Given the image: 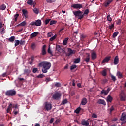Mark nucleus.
Here are the masks:
<instances>
[{
  "mask_svg": "<svg viewBox=\"0 0 126 126\" xmlns=\"http://www.w3.org/2000/svg\"><path fill=\"white\" fill-rule=\"evenodd\" d=\"M52 64L50 62L43 61L39 63V66L42 67V71L43 73H47L49 68H51Z\"/></svg>",
  "mask_w": 126,
  "mask_h": 126,
  "instance_id": "obj_1",
  "label": "nucleus"
},
{
  "mask_svg": "<svg viewBox=\"0 0 126 126\" xmlns=\"http://www.w3.org/2000/svg\"><path fill=\"white\" fill-rule=\"evenodd\" d=\"M73 13L74 15H75V17H76V18H78V19L80 20H81V19H83L84 17L83 12L80 10L73 11Z\"/></svg>",
  "mask_w": 126,
  "mask_h": 126,
  "instance_id": "obj_2",
  "label": "nucleus"
},
{
  "mask_svg": "<svg viewBox=\"0 0 126 126\" xmlns=\"http://www.w3.org/2000/svg\"><path fill=\"white\" fill-rule=\"evenodd\" d=\"M6 96H11V97L16 95V91L15 90H8L5 92Z\"/></svg>",
  "mask_w": 126,
  "mask_h": 126,
  "instance_id": "obj_3",
  "label": "nucleus"
},
{
  "mask_svg": "<svg viewBox=\"0 0 126 126\" xmlns=\"http://www.w3.org/2000/svg\"><path fill=\"white\" fill-rule=\"evenodd\" d=\"M30 25H32V26H34V25H35V26H41L42 25V21L41 20H37L35 22L33 21L30 23Z\"/></svg>",
  "mask_w": 126,
  "mask_h": 126,
  "instance_id": "obj_4",
  "label": "nucleus"
},
{
  "mask_svg": "<svg viewBox=\"0 0 126 126\" xmlns=\"http://www.w3.org/2000/svg\"><path fill=\"white\" fill-rule=\"evenodd\" d=\"M62 97V94L59 92H56L53 94L52 96L53 99L54 100H60V98Z\"/></svg>",
  "mask_w": 126,
  "mask_h": 126,
  "instance_id": "obj_5",
  "label": "nucleus"
},
{
  "mask_svg": "<svg viewBox=\"0 0 126 126\" xmlns=\"http://www.w3.org/2000/svg\"><path fill=\"white\" fill-rule=\"evenodd\" d=\"M52 108H53V106L51 104V103L46 102L44 103V109H45L46 111H51L52 110Z\"/></svg>",
  "mask_w": 126,
  "mask_h": 126,
  "instance_id": "obj_6",
  "label": "nucleus"
},
{
  "mask_svg": "<svg viewBox=\"0 0 126 126\" xmlns=\"http://www.w3.org/2000/svg\"><path fill=\"white\" fill-rule=\"evenodd\" d=\"M71 6L73 8H74L75 9H77V10H79V9H81V8H82V7H83V6L82 5V4H80L78 3L72 4Z\"/></svg>",
  "mask_w": 126,
  "mask_h": 126,
  "instance_id": "obj_7",
  "label": "nucleus"
},
{
  "mask_svg": "<svg viewBox=\"0 0 126 126\" xmlns=\"http://www.w3.org/2000/svg\"><path fill=\"white\" fill-rule=\"evenodd\" d=\"M120 98L121 101H126V94L123 91H121L120 94Z\"/></svg>",
  "mask_w": 126,
  "mask_h": 126,
  "instance_id": "obj_8",
  "label": "nucleus"
},
{
  "mask_svg": "<svg viewBox=\"0 0 126 126\" xmlns=\"http://www.w3.org/2000/svg\"><path fill=\"white\" fill-rule=\"evenodd\" d=\"M68 53L66 54L67 57H70L71 55L75 54V50H72L71 48H68Z\"/></svg>",
  "mask_w": 126,
  "mask_h": 126,
  "instance_id": "obj_9",
  "label": "nucleus"
},
{
  "mask_svg": "<svg viewBox=\"0 0 126 126\" xmlns=\"http://www.w3.org/2000/svg\"><path fill=\"white\" fill-rule=\"evenodd\" d=\"M46 47H47L46 45H44L42 46L41 52L40 53L41 56H46V55H47V51H46Z\"/></svg>",
  "mask_w": 126,
  "mask_h": 126,
  "instance_id": "obj_10",
  "label": "nucleus"
},
{
  "mask_svg": "<svg viewBox=\"0 0 126 126\" xmlns=\"http://www.w3.org/2000/svg\"><path fill=\"white\" fill-rule=\"evenodd\" d=\"M39 34V32H35L30 35V39H33V38H35V37H37L38 36V34Z\"/></svg>",
  "mask_w": 126,
  "mask_h": 126,
  "instance_id": "obj_11",
  "label": "nucleus"
},
{
  "mask_svg": "<svg viewBox=\"0 0 126 126\" xmlns=\"http://www.w3.org/2000/svg\"><path fill=\"white\" fill-rule=\"evenodd\" d=\"M111 88H108L106 91L105 90H102L101 92V94H104V95H108V93L111 91Z\"/></svg>",
  "mask_w": 126,
  "mask_h": 126,
  "instance_id": "obj_12",
  "label": "nucleus"
},
{
  "mask_svg": "<svg viewBox=\"0 0 126 126\" xmlns=\"http://www.w3.org/2000/svg\"><path fill=\"white\" fill-rule=\"evenodd\" d=\"M81 124L83 126H89V121H88V120L83 119L81 121Z\"/></svg>",
  "mask_w": 126,
  "mask_h": 126,
  "instance_id": "obj_13",
  "label": "nucleus"
},
{
  "mask_svg": "<svg viewBox=\"0 0 126 126\" xmlns=\"http://www.w3.org/2000/svg\"><path fill=\"white\" fill-rule=\"evenodd\" d=\"M111 60V56H108L105 57V58L102 61L101 63L102 64H104L105 63H108L109 61Z\"/></svg>",
  "mask_w": 126,
  "mask_h": 126,
  "instance_id": "obj_14",
  "label": "nucleus"
},
{
  "mask_svg": "<svg viewBox=\"0 0 126 126\" xmlns=\"http://www.w3.org/2000/svg\"><path fill=\"white\" fill-rule=\"evenodd\" d=\"M97 103L99 104V105H104V106H106V102L104 99H98V100L97 101Z\"/></svg>",
  "mask_w": 126,
  "mask_h": 126,
  "instance_id": "obj_15",
  "label": "nucleus"
},
{
  "mask_svg": "<svg viewBox=\"0 0 126 126\" xmlns=\"http://www.w3.org/2000/svg\"><path fill=\"white\" fill-rule=\"evenodd\" d=\"M120 120H121V121H122V122H125V121H126V113L123 112L122 113Z\"/></svg>",
  "mask_w": 126,
  "mask_h": 126,
  "instance_id": "obj_16",
  "label": "nucleus"
},
{
  "mask_svg": "<svg viewBox=\"0 0 126 126\" xmlns=\"http://www.w3.org/2000/svg\"><path fill=\"white\" fill-rule=\"evenodd\" d=\"M23 12V16H25V18H28V12H27V10L26 9H23L22 10Z\"/></svg>",
  "mask_w": 126,
  "mask_h": 126,
  "instance_id": "obj_17",
  "label": "nucleus"
},
{
  "mask_svg": "<svg viewBox=\"0 0 126 126\" xmlns=\"http://www.w3.org/2000/svg\"><path fill=\"white\" fill-rule=\"evenodd\" d=\"M113 0H107L104 3V6L105 7H108L109 4H111V3L113 1Z\"/></svg>",
  "mask_w": 126,
  "mask_h": 126,
  "instance_id": "obj_18",
  "label": "nucleus"
},
{
  "mask_svg": "<svg viewBox=\"0 0 126 126\" xmlns=\"http://www.w3.org/2000/svg\"><path fill=\"white\" fill-rule=\"evenodd\" d=\"M84 61L86 62V63H88L90 61V54L86 53V58L84 59Z\"/></svg>",
  "mask_w": 126,
  "mask_h": 126,
  "instance_id": "obj_19",
  "label": "nucleus"
},
{
  "mask_svg": "<svg viewBox=\"0 0 126 126\" xmlns=\"http://www.w3.org/2000/svg\"><path fill=\"white\" fill-rule=\"evenodd\" d=\"M118 63H119V56H116L114 58V64H115V65H117Z\"/></svg>",
  "mask_w": 126,
  "mask_h": 126,
  "instance_id": "obj_20",
  "label": "nucleus"
},
{
  "mask_svg": "<svg viewBox=\"0 0 126 126\" xmlns=\"http://www.w3.org/2000/svg\"><path fill=\"white\" fill-rule=\"evenodd\" d=\"M68 40H69V38L66 37L63 40V46H66V45H67V42H68Z\"/></svg>",
  "mask_w": 126,
  "mask_h": 126,
  "instance_id": "obj_21",
  "label": "nucleus"
},
{
  "mask_svg": "<svg viewBox=\"0 0 126 126\" xmlns=\"http://www.w3.org/2000/svg\"><path fill=\"white\" fill-rule=\"evenodd\" d=\"M91 58L92 60H96V58H97V55L96 54V53L92 52L91 54Z\"/></svg>",
  "mask_w": 126,
  "mask_h": 126,
  "instance_id": "obj_22",
  "label": "nucleus"
},
{
  "mask_svg": "<svg viewBox=\"0 0 126 126\" xmlns=\"http://www.w3.org/2000/svg\"><path fill=\"white\" fill-rule=\"evenodd\" d=\"M81 103L83 106H85V104H87V99L85 98H83Z\"/></svg>",
  "mask_w": 126,
  "mask_h": 126,
  "instance_id": "obj_23",
  "label": "nucleus"
},
{
  "mask_svg": "<svg viewBox=\"0 0 126 126\" xmlns=\"http://www.w3.org/2000/svg\"><path fill=\"white\" fill-rule=\"evenodd\" d=\"M106 100L107 102H109L110 103H111L112 101H113V97L110 95H109L107 96Z\"/></svg>",
  "mask_w": 126,
  "mask_h": 126,
  "instance_id": "obj_24",
  "label": "nucleus"
},
{
  "mask_svg": "<svg viewBox=\"0 0 126 126\" xmlns=\"http://www.w3.org/2000/svg\"><path fill=\"white\" fill-rule=\"evenodd\" d=\"M31 72V70L30 69H26L24 70V74H26V75H29V74Z\"/></svg>",
  "mask_w": 126,
  "mask_h": 126,
  "instance_id": "obj_25",
  "label": "nucleus"
},
{
  "mask_svg": "<svg viewBox=\"0 0 126 126\" xmlns=\"http://www.w3.org/2000/svg\"><path fill=\"white\" fill-rule=\"evenodd\" d=\"M62 47L60 45H56V51L57 52H62Z\"/></svg>",
  "mask_w": 126,
  "mask_h": 126,
  "instance_id": "obj_26",
  "label": "nucleus"
},
{
  "mask_svg": "<svg viewBox=\"0 0 126 126\" xmlns=\"http://www.w3.org/2000/svg\"><path fill=\"white\" fill-rule=\"evenodd\" d=\"M13 108H14V111L19 110V108L18 107V105L17 104H13Z\"/></svg>",
  "mask_w": 126,
  "mask_h": 126,
  "instance_id": "obj_27",
  "label": "nucleus"
},
{
  "mask_svg": "<svg viewBox=\"0 0 126 126\" xmlns=\"http://www.w3.org/2000/svg\"><path fill=\"white\" fill-rule=\"evenodd\" d=\"M117 76H118V78H123V74H122L121 72H117Z\"/></svg>",
  "mask_w": 126,
  "mask_h": 126,
  "instance_id": "obj_28",
  "label": "nucleus"
},
{
  "mask_svg": "<svg viewBox=\"0 0 126 126\" xmlns=\"http://www.w3.org/2000/svg\"><path fill=\"white\" fill-rule=\"evenodd\" d=\"M14 40H15V36H11L8 39L9 42H14Z\"/></svg>",
  "mask_w": 126,
  "mask_h": 126,
  "instance_id": "obj_29",
  "label": "nucleus"
},
{
  "mask_svg": "<svg viewBox=\"0 0 126 126\" xmlns=\"http://www.w3.org/2000/svg\"><path fill=\"white\" fill-rule=\"evenodd\" d=\"M101 74L103 76H107V69H104L101 72Z\"/></svg>",
  "mask_w": 126,
  "mask_h": 126,
  "instance_id": "obj_30",
  "label": "nucleus"
},
{
  "mask_svg": "<svg viewBox=\"0 0 126 126\" xmlns=\"http://www.w3.org/2000/svg\"><path fill=\"white\" fill-rule=\"evenodd\" d=\"M5 8H6V6L4 4H2L0 6V10H5Z\"/></svg>",
  "mask_w": 126,
  "mask_h": 126,
  "instance_id": "obj_31",
  "label": "nucleus"
},
{
  "mask_svg": "<svg viewBox=\"0 0 126 126\" xmlns=\"http://www.w3.org/2000/svg\"><path fill=\"white\" fill-rule=\"evenodd\" d=\"M33 12H34V13H35V14H39V12H40V11L39 10V9L37 8H34L33 9Z\"/></svg>",
  "mask_w": 126,
  "mask_h": 126,
  "instance_id": "obj_32",
  "label": "nucleus"
},
{
  "mask_svg": "<svg viewBox=\"0 0 126 126\" xmlns=\"http://www.w3.org/2000/svg\"><path fill=\"white\" fill-rule=\"evenodd\" d=\"M57 34H55L53 36L49 39V41H51V42H53L54 40L56 39V38H57Z\"/></svg>",
  "mask_w": 126,
  "mask_h": 126,
  "instance_id": "obj_33",
  "label": "nucleus"
},
{
  "mask_svg": "<svg viewBox=\"0 0 126 126\" xmlns=\"http://www.w3.org/2000/svg\"><path fill=\"white\" fill-rule=\"evenodd\" d=\"M88 13H89V9H86L84 13H83V14H84V15H88Z\"/></svg>",
  "mask_w": 126,
  "mask_h": 126,
  "instance_id": "obj_34",
  "label": "nucleus"
},
{
  "mask_svg": "<svg viewBox=\"0 0 126 126\" xmlns=\"http://www.w3.org/2000/svg\"><path fill=\"white\" fill-rule=\"evenodd\" d=\"M74 63H80V58H78L75 59L74 61Z\"/></svg>",
  "mask_w": 126,
  "mask_h": 126,
  "instance_id": "obj_35",
  "label": "nucleus"
},
{
  "mask_svg": "<svg viewBox=\"0 0 126 126\" xmlns=\"http://www.w3.org/2000/svg\"><path fill=\"white\" fill-rule=\"evenodd\" d=\"M25 25H26V21H23L19 25H18L19 26H25Z\"/></svg>",
  "mask_w": 126,
  "mask_h": 126,
  "instance_id": "obj_36",
  "label": "nucleus"
},
{
  "mask_svg": "<svg viewBox=\"0 0 126 126\" xmlns=\"http://www.w3.org/2000/svg\"><path fill=\"white\" fill-rule=\"evenodd\" d=\"M36 46H37L36 45V43H33L32 44L31 48L33 50H35V49H36Z\"/></svg>",
  "mask_w": 126,
  "mask_h": 126,
  "instance_id": "obj_37",
  "label": "nucleus"
},
{
  "mask_svg": "<svg viewBox=\"0 0 126 126\" xmlns=\"http://www.w3.org/2000/svg\"><path fill=\"white\" fill-rule=\"evenodd\" d=\"M20 44V41L18 40H15V47H17V46H18Z\"/></svg>",
  "mask_w": 126,
  "mask_h": 126,
  "instance_id": "obj_38",
  "label": "nucleus"
},
{
  "mask_svg": "<svg viewBox=\"0 0 126 126\" xmlns=\"http://www.w3.org/2000/svg\"><path fill=\"white\" fill-rule=\"evenodd\" d=\"M27 3L29 5H33V0H29Z\"/></svg>",
  "mask_w": 126,
  "mask_h": 126,
  "instance_id": "obj_39",
  "label": "nucleus"
},
{
  "mask_svg": "<svg viewBox=\"0 0 126 126\" xmlns=\"http://www.w3.org/2000/svg\"><path fill=\"white\" fill-rule=\"evenodd\" d=\"M81 110V108L79 107L78 108H77L76 110H75V113H76V114H79V112H80Z\"/></svg>",
  "mask_w": 126,
  "mask_h": 126,
  "instance_id": "obj_40",
  "label": "nucleus"
},
{
  "mask_svg": "<svg viewBox=\"0 0 126 126\" xmlns=\"http://www.w3.org/2000/svg\"><path fill=\"white\" fill-rule=\"evenodd\" d=\"M56 23H57V21L52 20L50 21V25H53L56 24Z\"/></svg>",
  "mask_w": 126,
  "mask_h": 126,
  "instance_id": "obj_41",
  "label": "nucleus"
},
{
  "mask_svg": "<svg viewBox=\"0 0 126 126\" xmlns=\"http://www.w3.org/2000/svg\"><path fill=\"white\" fill-rule=\"evenodd\" d=\"M107 19L108 21H109L110 22H111V21H112V18H111V15L109 14L107 16Z\"/></svg>",
  "mask_w": 126,
  "mask_h": 126,
  "instance_id": "obj_42",
  "label": "nucleus"
},
{
  "mask_svg": "<svg viewBox=\"0 0 126 126\" xmlns=\"http://www.w3.org/2000/svg\"><path fill=\"white\" fill-rule=\"evenodd\" d=\"M118 35H119V32H115L113 33L112 37L113 38H116V37H117L118 36Z\"/></svg>",
  "mask_w": 126,
  "mask_h": 126,
  "instance_id": "obj_43",
  "label": "nucleus"
},
{
  "mask_svg": "<svg viewBox=\"0 0 126 126\" xmlns=\"http://www.w3.org/2000/svg\"><path fill=\"white\" fill-rule=\"evenodd\" d=\"M77 66L76 65H73L70 67V69L71 70H73V69L76 68Z\"/></svg>",
  "mask_w": 126,
  "mask_h": 126,
  "instance_id": "obj_44",
  "label": "nucleus"
},
{
  "mask_svg": "<svg viewBox=\"0 0 126 126\" xmlns=\"http://www.w3.org/2000/svg\"><path fill=\"white\" fill-rule=\"evenodd\" d=\"M111 79L113 80V81H116L117 80V78H116V77L113 75H111Z\"/></svg>",
  "mask_w": 126,
  "mask_h": 126,
  "instance_id": "obj_45",
  "label": "nucleus"
},
{
  "mask_svg": "<svg viewBox=\"0 0 126 126\" xmlns=\"http://www.w3.org/2000/svg\"><path fill=\"white\" fill-rule=\"evenodd\" d=\"M0 33L2 35H4V34L5 33V29H4V28H3L2 29V30L0 32Z\"/></svg>",
  "mask_w": 126,
  "mask_h": 126,
  "instance_id": "obj_46",
  "label": "nucleus"
},
{
  "mask_svg": "<svg viewBox=\"0 0 126 126\" xmlns=\"http://www.w3.org/2000/svg\"><path fill=\"white\" fill-rule=\"evenodd\" d=\"M52 36H53V33H52V32H48L47 33V37L48 38H51Z\"/></svg>",
  "mask_w": 126,
  "mask_h": 126,
  "instance_id": "obj_47",
  "label": "nucleus"
},
{
  "mask_svg": "<svg viewBox=\"0 0 126 126\" xmlns=\"http://www.w3.org/2000/svg\"><path fill=\"white\" fill-rule=\"evenodd\" d=\"M51 21V19H46L45 21V24L47 25V24H49V23Z\"/></svg>",
  "mask_w": 126,
  "mask_h": 126,
  "instance_id": "obj_48",
  "label": "nucleus"
},
{
  "mask_svg": "<svg viewBox=\"0 0 126 126\" xmlns=\"http://www.w3.org/2000/svg\"><path fill=\"white\" fill-rule=\"evenodd\" d=\"M56 0H46L47 2H49V3H53V2H55Z\"/></svg>",
  "mask_w": 126,
  "mask_h": 126,
  "instance_id": "obj_49",
  "label": "nucleus"
},
{
  "mask_svg": "<svg viewBox=\"0 0 126 126\" xmlns=\"http://www.w3.org/2000/svg\"><path fill=\"white\" fill-rule=\"evenodd\" d=\"M38 71V69L37 68H34L32 70L33 73H36Z\"/></svg>",
  "mask_w": 126,
  "mask_h": 126,
  "instance_id": "obj_50",
  "label": "nucleus"
},
{
  "mask_svg": "<svg viewBox=\"0 0 126 126\" xmlns=\"http://www.w3.org/2000/svg\"><path fill=\"white\" fill-rule=\"evenodd\" d=\"M18 16H19V14H16L14 15L15 21H17V17H18Z\"/></svg>",
  "mask_w": 126,
  "mask_h": 126,
  "instance_id": "obj_51",
  "label": "nucleus"
},
{
  "mask_svg": "<svg viewBox=\"0 0 126 126\" xmlns=\"http://www.w3.org/2000/svg\"><path fill=\"white\" fill-rule=\"evenodd\" d=\"M115 27V24H112L111 25L109 26V29H113Z\"/></svg>",
  "mask_w": 126,
  "mask_h": 126,
  "instance_id": "obj_52",
  "label": "nucleus"
},
{
  "mask_svg": "<svg viewBox=\"0 0 126 126\" xmlns=\"http://www.w3.org/2000/svg\"><path fill=\"white\" fill-rule=\"evenodd\" d=\"M55 86L56 87H61V84L60 83H56L55 84Z\"/></svg>",
  "mask_w": 126,
  "mask_h": 126,
  "instance_id": "obj_53",
  "label": "nucleus"
},
{
  "mask_svg": "<svg viewBox=\"0 0 126 126\" xmlns=\"http://www.w3.org/2000/svg\"><path fill=\"white\" fill-rule=\"evenodd\" d=\"M44 75L43 74H40L37 76V78H43L44 77Z\"/></svg>",
  "mask_w": 126,
  "mask_h": 126,
  "instance_id": "obj_54",
  "label": "nucleus"
},
{
  "mask_svg": "<svg viewBox=\"0 0 126 126\" xmlns=\"http://www.w3.org/2000/svg\"><path fill=\"white\" fill-rule=\"evenodd\" d=\"M67 103V99H65V100H64L62 101V104L63 105H65V104H66Z\"/></svg>",
  "mask_w": 126,
  "mask_h": 126,
  "instance_id": "obj_55",
  "label": "nucleus"
},
{
  "mask_svg": "<svg viewBox=\"0 0 126 126\" xmlns=\"http://www.w3.org/2000/svg\"><path fill=\"white\" fill-rule=\"evenodd\" d=\"M115 110V108H114V106H112L110 108V113H112V112H113V111Z\"/></svg>",
  "mask_w": 126,
  "mask_h": 126,
  "instance_id": "obj_56",
  "label": "nucleus"
},
{
  "mask_svg": "<svg viewBox=\"0 0 126 126\" xmlns=\"http://www.w3.org/2000/svg\"><path fill=\"white\" fill-rule=\"evenodd\" d=\"M18 113H19V110H14V114L15 115H17V114H18Z\"/></svg>",
  "mask_w": 126,
  "mask_h": 126,
  "instance_id": "obj_57",
  "label": "nucleus"
},
{
  "mask_svg": "<svg viewBox=\"0 0 126 126\" xmlns=\"http://www.w3.org/2000/svg\"><path fill=\"white\" fill-rule=\"evenodd\" d=\"M48 54H50V55H52V51L51 50V48H50V47L48 49Z\"/></svg>",
  "mask_w": 126,
  "mask_h": 126,
  "instance_id": "obj_58",
  "label": "nucleus"
},
{
  "mask_svg": "<svg viewBox=\"0 0 126 126\" xmlns=\"http://www.w3.org/2000/svg\"><path fill=\"white\" fill-rule=\"evenodd\" d=\"M121 21H122L121 20V19H119L117 21V24H118V25H119L120 24H121Z\"/></svg>",
  "mask_w": 126,
  "mask_h": 126,
  "instance_id": "obj_59",
  "label": "nucleus"
},
{
  "mask_svg": "<svg viewBox=\"0 0 126 126\" xmlns=\"http://www.w3.org/2000/svg\"><path fill=\"white\" fill-rule=\"evenodd\" d=\"M20 45H23L24 44H25V41L21 40L20 42Z\"/></svg>",
  "mask_w": 126,
  "mask_h": 126,
  "instance_id": "obj_60",
  "label": "nucleus"
},
{
  "mask_svg": "<svg viewBox=\"0 0 126 126\" xmlns=\"http://www.w3.org/2000/svg\"><path fill=\"white\" fill-rule=\"evenodd\" d=\"M54 122V118H51L50 120V124H53V122Z\"/></svg>",
  "mask_w": 126,
  "mask_h": 126,
  "instance_id": "obj_61",
  "label": "nucleus"
},
{
  "mask_svg": "<svg viewBox=\"0 0 126 126\" xmlns=\"http://www.w3.org/2000/svg\"><path fill=\"white\" fill-rule=\"evenodd\" d=\"M13 105H12V104L11 103V104H10V105H9V106H8V108H9V109H10V110H11V108L13 107Z\"/></svg>",
  "mask_w": 126,
  "mask_h": 126,
  "instance_id": "obj_62",
  "label": "nucleus"
},
{
  "mask_svg": "<svg viewBox=\"0 0 126 126\" xmlns=\"http://www.w3.org/2000/svg\"><path fill=\"white\" fill-rule=\"evenodd\" d=\"M18 97H19L20 98H23V95L21 94H17Z\"/></svg>",
  "mask_w": 126,
  "mask_h": 126,
  "instance_id": "obj_63",
  "label": "nucleus"
},
{
  "mask_svg": "<svg viewBox=\"0 0 126 126\" xmlns=\"http://www.w3.org/2000/svg\"><path fill=\"white\" fill-rule=\"evenodd\" d=\"M29 63L31 64V65H32L33 64V61L31 60L30 61H29Z\"/></svg>",
  "mask_w": 126,
  "mask_h": 126,
  "instance_id": "obj_64",
  "label": "nucleus"
}]
</instances>
